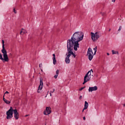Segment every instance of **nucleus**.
<instances>
[{
    "label": "nucleus",
    "mask_w": 125,
    "mask_h": 125,
    "mask_svg": "<svg viewBox=\"0 0 125 125\" xmlns=\"http://www.w3.org/2000/svg\"><path fill=\"white\" fill-rule=\"evenodd\" d=\"M58 75H59V70H57L56 71V75L54 76V78L56 79L58 77Z\"/></svg>",
    "instance_id": "f3484780"
},
{
    "label": "nucleus",
    "mask_w": 125,
    "mask_h": 125,
    "mask_svg": "<svg viewBox=\"0 0 125 125\" xmlns=\"http://www.w3.org/2000/svg\"><path fill=\"white\" fill-rule=\"evenodd\" d=\"M43 86V80L41 79L40 82V85L39 86L38 89L37 90V92L40 93L42 89V87Z\"/></svg>",
    "instance_id": "6e6552de"
},
{
    "label": "nucleus",
    "mask_w": 125,
    "mask_h": 125,
    "mask_svg": "<svg viewBox=\"0 0 125 125\" xmlns=\"http://www.w3.org/2000/svg\"><path fill=\"white\" fill-rule=\"evenodd\" d=\"M2 49L1 50V52L3 53V56L5 58H8V56H7V52H6V50L4 48V41H2Z\"/></svg>",
    "instance_id": "0eeeda50"
},
{
    "label": "nucleus",
    "mask_w": 125,
    "mask_h": 125,
    "mask_svg": "<svg viewBox=\"0 0 125 125\" xmlns=\"http://www.w3.org/2000/svg\"><path fill=\"white\" fill-rule=\"evenodd\" d=\"M51 93H51V92H50V96H52V94Z\"/></svg>",
    "instance_id": "cd10ccee"
},
{
    "label": "nucleus",
    "mask_w": 125,
    "mask_h": 125,
    "mask_svg": "<svg viewBox=\"0 0 125 125\" xmlns=\"http://www.w3.org/2000/svg\"><path fill=\"white\" fill-rule=\"evenodd\" d=\"M13 112L14 110L12 108V107H10V108L6 112V119L7 120H10V119H12L13 117Z\"/></svg>",
    "instance_id": "423d86ee"
},
{
    "label": "nucleus",
    "mask_w": 125,
    "mask_h": 125,
    "mask_svg": "<svg viewBox=\"0 0 125 125\" xmlns=\"http://www.w3.org/2000/svg\"><path fill=\"white\" fill-rule=\"evenodd\" d=\"M107 55H108V56H109V55H110V54H109V53H107Z\"/></svg>",
    "instance_id": "c85d7f7f"
},
{
    "label": "nucleus",
    "mask_w": 125,
    "mask_h": 125,
    "mask_svg": "<svg viewBox=\"0 0 125 125\" xmlns=\"http://www.w3.org/2000/svg\"><path fill=\"white\" fill-rule=\"evenodd\" d=\"M108 31L110 32V31H111V29H109Z\"/></svg>",
    "instance_id": "2f4dec72"
},
{
    "label": "nucleus",
    "mask_w": 125,
    "mask_h": 125,
    "mask_svg": "<svg viewBox=\"0 0 125 125\" xmlns=\"http://www.w3.org/2000/svg\"><path fill=\"white\" fill-rule=\"evenodd\" d=\"M51 113V108H50V107H46V110H45L43 112L44 115H46V116H47V115L50 114Z\"/></svg>",
    "instance_id": "1a4fd4ad"
},
{
    "label": "nucleus",
    "mask_w": 125,
    "mask_h": 125,
    "mask_svg": "<svg viewBox=\"0 0 125 125\" xmlns=\"http://www.w3.org/2000/svg\"><path fill=\"white\" fill-rule=\"evenodd\" d=\"M8 93H9L8 91H6L4 94H8Z\"/></svg>",
    "instance_id": "b1692460"
},
{
    "label": "nucleus",
    "mask_w": 125,
    "mask_h": 125,
    "mask_svg": "<svg viewBox=\"0 0 125 125\" xmlns=\"http://www.w3.org/2000/svg\"><path fill=\"white\" fill-rule=\"evenodd\" d=\"M82 98H83V96H80L79 99L81 100V99H82Z\"/></svg>",
    "instance_id": "393cba45"
},
{
    "label": "nucleus",
    "mask_w": 125,
    "mask_h": 125,
    "mask_svg": "<svg viewBox=\"0 0 125 125\" xmlns=\"http://www.w3.org/2000/svg\"><path fill=\"white\" fill-rule=\"evenodd\" d=\"M29 116V115H25V117H28Z\"/></svg>",
    "instance_id": "7c9ffc66"
},
{
    "label": "nucleus",
    "mask_w": 125,
    "mask_h": 125,
    "mask_svg": "<svg viewBox=\"0 0 125 125\" xmlns=\"http://www.w3.org/2000/svg\"><path fill=\"white\" fill-rule=\"evenodd\" d=\"M55 91V89H53V91H50V92L52 93H53V92H54Z\"/></svg>",
    "instance_id": "4be33fe9"
},
{
    "label": "nucleus",
    "mask_w": 125,
    "mask_h": 125,
    "mask_svg": "<svg viewBox=\"0 0 125 125\" xmlns=\"http://www.w3.org/2000/svg\"><path fill=\"white\" fill-rule=\"evenodd\" d=\"M83 119L84 121H85V117H83Z\"/></svg>",
    "instance_id": "a878e982"
},
{
    "label": "nucleus",
    "mask_w": 125,
    "mask_h": 125,
    "mask_svg": "<svg viewBox=\"0 0 125 125\" xmlns=\"http://www.w3.org/2000/svg\"><path fill=\"white\" fill-rule=\"evenodd\" d=\"M88 108V103L87 102L85 101L84 102V108H83V110H82V113H83L84 112V110H86Z\"/></svg>",
    "instance_id": "ddd939ff"
},
{
    "label": "nucleus",
    "mask_w": 125,
    "mask_h": 125,
    "mask_svg": "<svg viewBox=\"0 0 125 125\" xmlns=\"http://www.w3.org/2000/svg\"><path fill=\"white\" fill-rule=\"evenodd\" d=\"M45 97H46V96H45Z\"/></svg>",
    "instance_id": "f704fd0d"
},
{
    "label": "nucleus",
    "mask_w": 125,
    "mask_h": 125,
    "mask_svg": "<svg viewBox=\"0 0 125 125\" xmlns=\"http://www.w3.org/2000/svg\"><path fill=\"white\" fill-rule=\"evenodd\" d=\"M26 33H27V31H26V30L22 28L20 32V34L21 35H24V34H26Z\"/></svg>",
    "instance_id": "2eb2a0df"
},
{
    "label": "nucleus",
    "mask_w": 125,
    "mask_h": 125,
    "mask_svg": "<svg viewBox=\"0 0 125 125\" xmlns=\"http://www.w3.org/2000/svg\"><path fill=\"white\" fill-rule=\"evenodd\" d=\"M125 104H124V107H125Z\"/></svg>",
    "instance_id": "72a5a7b5"
},
{
    "label": "nucleus",
    "mask_w": 125,
    "mask_h": 125,
    "mask_svg": "<svg viewBox=\"0 0 125 125\" xmlns=\"http://www.w3.org/2000/svg\"><path fill=\"white\" fill-rule=\"evenodd\" d=\"M0 60H2L3 62H8V61H9V59H8V58H2V55H1V53H0Z\"/></svg>",
    "instance_id": "9b49d317"
},
{
    "label": "nucleus",
    "mask_w": 125,
    "mask_h": 125,
    "mask_svg": "<svg viewBox=\"0 0 125 125\" xmlns=\"http://www.w3.org/2000/svg\"><path fill=\"white\" fill-rule=\"evenodd\" d=\"M91 39L93 42H96L100 38V32H96L95 33L91 32Z\"/></svg>",
    "instance_id": "39448f33"
},
{
    "label": "nucleus",
    "mask_w": 125,
    "mask_h": 125,
    "mask_svg": "<svg viewBox=\"0 0 125 125\" xmlns=\"http://www.w3.org/2000/svg\"><path fill=\"white\" fill-rule=\"evenodd\" d=\"M67 47V52H66V57L65 58V62L66 64H70V57L72 56V57H73V58H76V56H77V55H75L74 53L73 52V51H72L73 48H71L70 47Z\"/></svg>",
    "instance_id": "f03ea898"
},
{
    "label": "nucleus",
    "mask_w": 125,
    "mask_h": 125,
    "mask_svg": "<svg viewBox=\"0 0 125 125\" xmlns=\"http://www.w3.org/2000/svg\"><path fill=\"white\" fill-rule=\"evenodd\" d=\"M3 100L6 104H10V101H7V100L4 98V96H3Z\"/></svg>",
    "instance_id": "dca6fc26"
},
{
    "label": "nucleus",
    "mask_w": 125,
    "mask_h": 125,
    "mask_svg": "<svg viewBox=\"0 0 125 125\" xmlns=\"http://www.w3.org/2000/svg\"><path fill=\"white\" fill-rule=\"evenodd\" d=\"M98 89V87L97 86L94 87H89L88 89L89 92H92V91H96Z\"/></svg>",
    "instance_id": "9d476101"
},
{
    "label": "nucleus",
    "mask_w": 125,
    "mask_h": 125,
    "mask_svg": "<svg viewBox=\"0 0 125 125\" xmlns=\"http://www.w3.org/2000/svg\"><path fill=\"white\" fill-rule=\"evenodd\" d=\"M83 33L82 32H75L72 36L71 40H67V47L74 48L77 51L80 47L79 42L83 41Z\"/></svg>",
    "instance_id": "f257e3e1"
},
{
    "label": "nucleus",
    "mask_w": 125,
    "mask_h": 125,
    "mask_svg": "<svg viewBox=\"0 0 125 125\" xmlns=\"http://www.w3.org/2000/svg\"><path fill=\"white\" fill-rule=\"evenodd\" d=\"M41 70L42 72V69H41Z\"/></svg>",
    "instance_id": "473e14b6"
},
{
    "label": "nucleus",
    "mask_w": 125,
    "mask_h": 125,
    "mask_svg": "<svg viewBox=\"0 0 125 125\" xmlns=\"http://www.w3.org/2000/svg\"><path fill=\"white\" fill-rule=\"evenodd\" d=\"M53 63L54 65H56L57 62H56V59L55 58V54H53Z\"/></svg>",
    "instance_id": "4468645a"
},
{
    "label": "nucleus",
    "mask_w": 125,
    "mask_h": 125,
    "mask_svg": "<svg viewBox=\"0 0 125 125\" xmlns=\"http://www.w3.org/2000/svg\"><path fill=\"white\" fill-rule=\"evenodd\" d=\"M102 15H105V14H104V13L102 14Z\"/></svg>",
    "instance_id": "c756f323"
},
{
    "label": "nucleus",
    "mask_w": 125,
    "mask_h": 125,
    "mask_svg": "<svg viewBox=\"0 0 125 125\" xmlns=\"http://www.w3.org/2000/svg\"><path fill=\"white\" fill-rule=\"evenodd\" d=\"M112 2H115L116 1V0H112Z\"/></svg>",
    "instance_id": "bb28decb"
},
{
    "label": "nucleus",
    "mask_w": 125,
    "mask_h": 125,
    "mask_svg": "<svg viewBox=\"0 0 125 125\" xmlns=\"http://www.w3.org/2000/svg\"><path fill=\"white\" fill-rule=\"evenodd\" d=\"M14 118L16 120H18L19 119V113L17 112V109H15L14 110Z\"/></svg>",
    "instance_id": "f8f14e48"
},
{
    "label": "nucleus",
    "mask_w": 125,
    "mask_h": 125,
    "mask_svg": "<svg viewBox=\"0 0 125 125\" xmlns=\"http://www.w3.org/2000/svg\"><path fill=\"white\" fill-rule=\"evenodd\" d=\"M112 54H119V52L112 50Z\"/></svg>",
    "instance_id": "a211bd4d"
},
{
    "label": "nucleus",
    "mask_w": 125,
    "mask_h": 125,
    "mask_svg": "<svg viewBox=\"0 0 125 125\" xmlns=\"http://www.w3.org/2000/svg\"><path fill=\"white\" fill-rule=\"evenodd\" d=\"M91 72L92 73H93V70H92V69H91L90 70H89L85 74V76L84 77V82L83 83V84H84V83L90 81V79H91V76H93V75H91Z\"/></svg>",
    "instance_id": "20e7f679"
},
{
    "label": "nucleus",
    "mask_w": 125,
    "mask_h": 125,
    "mask_svg": "<svg viewBox=\"0 0 125 125\" xmlns=\"http://www.w3.org/2000/svg\"><path fill=\"white\" fill-rule=\"evenodd\" d=\"M121 30H122V26H120L119 27V28L118 29V32H120Z\"/></svg>",
    "instance_id": "6ab92c4d"
},
{
    "label": "nucleus",
    "mask_w": 125,
    "mask_h": 125,
    "mask_svg": "<svg viewBox=\"0 0 125 125\" xmlns=\"http://www.w3.org/2000/svg\"><path fill=\"white\" fill-rule=\"evenodd\" d=\"M42 64H39L40 68H41V67H42Z\"/></svg>",
    "instance_id": "5701e85b"
},
{
    "label": "nucleus",
    "mask_w": 125,
    "mask_h": 125,
    "mask_svg": "<svg viewBox=\"0 0 125 125\" xmlns=\"http://www.w3.org/2000/svg\"><path fill=\"white\" fill-rule=\"evenodd\" d=\"M13 12H14L15 14L17 13V11L15 10V8L13 9Z\"/></svg>",
    "instance_id": "aec40b11"
},
{
    "label": "nucleus",
    "mask_w": 125,
    "mask_h": 125,
    "mask_svg": "<svg viewBox=\"0 0 125 125\" xmlns=\"http://www.w3.org/2000/svg\"><path fill=\"white\" fill-rule=\"evenodd\" d=\"M93 50H94V54L93 52L92 51V49L90 48H89L88 49L87 52V55L88 56V59L90 61H91L92 60L94 55H95V54H96V52H97V46L94 48Z\"/></svg>",
    "instance_id": "7ed1b4c3"
},
{
    "label": "nucleus",
    "mask_w": 125,
    "mask_h": 125,
    "mask_svg": "<svg viewBox=\"0 0 125 125\" xmlns=\"http://www.w3.org/2000/svg\"><path fill=\"white\" fill-rule=\"evenodd\" d=\"M84 87H81V88L79 89V90H80V91H82V90H83V89L84 88Z\"/></svg>",
    "instance_id": "412c9836"
}]
</instances>
